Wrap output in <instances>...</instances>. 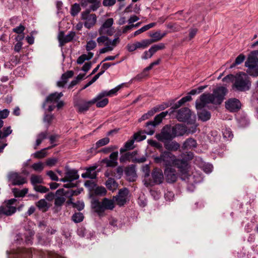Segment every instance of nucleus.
<instances>
[{"label": "nucleus", "instance_id": "nucleus-1", "mask_svg": "<svg viewBox=\"0 0 258 258\" xmlns=\"http://www.w3.org/2000/svg\"><path fill=\"white\" fill-rule=\"evenodd\" d=\"M227 93V89L225 87H219L214 90L213 93L203 94L200 96V101L196 102L197 109H202L207 104H220Z\"/></svg>", "mask_w": 258, "mask_h": 258}, {"label": "nucleus", "instance_id": "nucleus-2", "mask_svg": "<svg viewBox=\"0 0 258 258\" xmlns=\"http://www.w3.org/2000/svg\"><path fill=\"white\" fill-rule=\"evenodd\" d=\"M92 208L100 216L103 215L106 210H112L114 208V200L104 198L101 202L95 200L92 202Z\"/></svg>", "mask_w": 258, "mask_h": 258}, {"label": "nucleus", "instance_id": "nucleus-3", "mask_svg": "<svg viewBox=\"0 0 258 258\" xmlns=\"http://www.w3.org/2000/svg\"><path fill=\"white\" fill-rule=\"evenodd\" d=\"M235 82L233 87L239 91L248 90L251 86L250 78L247 74L240 72L235 77Z\"/></svg>", "mask_w": 258, "mask_h": 258}, {"label": "nucleus", "instance_id": "nucleus-4", "mask_svg": "<svg viewBox=\"0 0 258 258\" xmlns=\"http://www.w3.org/2000/svg\"><path fill=\"white\" fill-rule=\"evenodd\" d=\"M176 156L169 151L162 152L159 156L154 157V161L156 163H162L165 168L172 167L175 162Z\"/></svg>", "mask_w": 258, "mask_h": 258}, {"label": "nucleus", "instance_id": "nucleus-5", "mask_svg": "<svg viewBox=\"0 0 258 258\" xmlns=\"http://www.w3.org/2000/svg\"><path fill=\"white\" fill-rule=\"evenodd\" d=\"M168 113V111H166L162 112L157 115L153 120L148 121L146 124V129L144 131L145 134L149 135H152L154 134L156 126L161 122L163 118H164Z\"/></svg>", "mask_w": 258, "mask_h": 258}, {"label": "nucleus", "instance_id": "nucleus-6", "mask_svg": "<svg viewBox=\"0 0 258 258\" xmlns=\"http://www.w3.org/2000/svg\"><path fill=\"white\" fill-rule=\"evenodd\" d=\"M96 99H93L90 101H86L80 98L74 99V106L79 113H83L87 111L90 107L95 103Z\"/></svg>", "mask_w": 258, "mask_h": 258}, {"label": "nucleus", "instance_id": "nucleus-7", "mask_svg": "<svg viewBox=\"0 0 258 258\" xmlns=\"http://www.w3.org/2000/svg\"><path fill=\"white\" fill-rule=\"evenodd\" d=\"M92 11L90 9H87L81 13V19L83 21L84 25L87 29L92 28L97 22V16L95 14H91Z\"/></svg>", "mask_w": 258, "mask_h": 258}, {"label": "nucleus", "instance_id": "nucleus-8", "mask_svg": "<svg viewBox=\"0 0 258 258\" xmlns=\"http://www.w3.org/2000/svg\"><path fill=\"white\" fill-rule=\"evenodd\" d=\"M155 137L159 141L163 143L173 140L175 138L171 130V125H166L164 126L162 128L161 132L155 135Z\"/></svg>", "mask_w": 258, "mask_h": 258}, {"label": "nucleus", "instance_id": "nucleus-9", "mask_svg": "<svg viewBox=\"0 0 258 258\" xmlns=\"http://www.w3.org/2000/svg\"><path fill=\"white\" fill-rule=\"evenodd\" d=\"M196 116H192L191 111L187 108H182L178 110L176 118L179 121L186 122L187 123H192L195 121Z\"/></svg>", "mask_w": 258, "mask_h": 258}, {"label": "nucleus", "instance_id": "nucleus-10", "mask_svg": "<svg viewBox=\"0 0 258 258\" xmlns=\"http://www.w3.org/2000/svg\"><path fill=\"white\" fill-rule=\"evenodd\" d=\"M97 42L99 46L104 45V47L99 50L100 54L104 53L107 52L111 51L113 50V46L111 45V39L105 36H101L97 38Z\"/></svg>", "mask_w": 258, "mask_h": 258}, {"label": "nucleus", "instance_id": "nucleus-11", "mask_svg": "<svg viewBox=\"0 0 258 258\" xmlns=\"http://www.w3.org/2000/svg\"><path fill=\"white\" fill-rule=\"evenodd\" d=\"M79 178V175L77 170L66 167L65 168L64 176L60 178L59 181L63 182H72L77 180Z\"/></svg>", "mask_w": 258, "mask_h": 258}, {"label": "nucleus", "instance_id": "nucleus-12", "mask_svg": "<svg viewBox=\"0 0 258 258\" xmlns=\"http://www.w3.org/2000/svg\"><path fill=\"white\" fill-rule=\"evenodd\" d=\"M225 106L229 112H236L241 108V103L238 99L231 98L225 101Z\"/></svg>", "mask_w": 258, "mask_h": 258}, {"label": "nucleus", "instance_id": "nucleus-13", "mask_svg": "<svg viewBox=\"0 0 258 258\" xmlns=\"http://www.w3.org/2000/svg\"><path fill=\"white\" fill-rule=\"evenodd\" d=\"M16 202L15 199H12L8 200L6 206H2L0 207V216L5 215L6 216H11L16 212V208L12 206V205Z\"/></svg>", "mask_w": 258, "mask_h": 258}, {"label": "nucleus", "instance_id": "nucleus-14", "mask_svg": "<svg viewBox=\"0 0 258 258\" xmlns=\"http://www.w3.org/2000/svg\"><path fill=\"white\" fill-rule=\"evenodd\" d=\"M8 179L14 185H23L27 182L26 178L17 172H10Z\"/></svg>", "mask_w": 258, "mask_h": 258}, {"label": "nucleus", "instance_id": "nucleus-15", "mask_svg": "<svg viewBox=\"0 0 258 258\" xmlns=\"http://www.w3.org/2000/svg\"><path fill=\"white\" fill-rule=\"evenodd\" d=\"M128 190L126 188L120 189L117 195L113 197L116 204L119 206H123L127 202Z\"/></svg>", "mask_w": 258, "mask_h": 258}, {"label": "nucleus", "instance_id": "nucleus-16", "mask_svg": "<svg viewBox=\"0 0 258 258\" xmlns=\"http://www.w3.org/2000/svg\"><path fill=\"white\" fill-rule=\"evenodd\" d=\"M118 156V151L112 152L110 155L109 158H105L102 160V162L106 165V167H114L117 166V159Z\"/></svg>", "mask_w": 258, "mask_h": 258}, {"label": "nucleus", "instance_id": "nucleus-17", "mask_svg": "<svg viewBox=\"0 0 258 258\" xmlns=\"http://www.w3.org/2000/svg\"><path fill=\"white\" fill-rule=\"evenodd\" d=\"M164 175L166 181L168 183H173L177 179V174L176 170L172 167H167L165 168Z\"/></svg>", "mask_w": 258, "mask_h": 258}, {"label": "nucleus", "instance_id": "nucleus-18", "mask_svg": "<svg viewBox=\"0 0 258 258\" xmlns=\"http://www.w3.org/2000/svg\"><path fill=\"white\" fill-rule=\"evenodd\" d=\"M113 24V19L112 18L107 19L99 29L98 32L99 34L103 35L107 34L111 35V33L109 29L112 26Z\"/></svg>", "mask_w": 258, "mask_h": 258}, {"label": "nucleus", "instance_id": "nucleus-19", "mask_svg": "<svg viewBox=\"0 0 258 258\" xmlns=\"http://www.w3.org/2000/svg\"><path fill=\"white\" fill-rule=\"evenodd\" d=\"M124 173L127 180L130 181H135L137 177L135 166L131 165L126 167L124 169Z\"/></svg>", "mask_w": 258, "mask_h": 258}, {"label": "nucleus", "instance_id": "nucleus-20", "mask_svg": "<svg viewBox=\"0 0 258 258\" xmlns=\"http://www.w3.org/2000/svg\"><path fill=\"white\" fill-rule=\"evenodd\" d=\"M172 166L177 167L182 173H185L187 170V163L184 159H180L176 157Z\"/></svg>", "mask_w": 258, "mask_h": 258}, {"label": "nucleus", "instance_id": "nucleus-21", "mask_svg": "<svg viewBox=\"0 0 258 258\" xmlns=\"http://www.w3.org/2000/svg\"><path fill=\"white\" fill-rule=\"evenodd\" d=\"M171 130L174 138L182 136L187 132V128L185 125L181 124H176L172 126Z\"/></svg>", "mask_w": 258, "mask_h": 258}, {"label": "nucleus", "instance_id": "nucleus-22", "mask_svg": "<svg viewBox=\"0 0 258 258\" xmlns=\"http://www.w3.org/2000/svg\"><path fill=\"white\" fill-rule=\"evenodd\" d=\"M56 195L60 196H57L55 199L54 204L56 206H60L66 201L63 196H68V194L63 188H61L56 190Z\"/></svg>", "mask_w": 258, "mask_h": 258}, {"label": "nucleus", "instance_id": "nucleus-23", "mask_svg": "<svg viewBox=\"0 0 258 258\" xmlns=\"http://www.w3.org/2000/svg\"><path fill=\"white\" fill-rule=\"evenodd\" d=\"M164 147L166 149V151L169 152H176L178 151L180 147V145L175 141H168L163 143Z\"/></svg>", "mask_w": 258, "mask_h": 258}, {"label": "nucleus", "instance_id": "nucleus-24", "mask_svg": "<svg viewBox=\"0 0 258 258\" xmlns=\"http://www.w3.org/2000/svg\"><path fill=\"white\" fill-rule=\"evenodd\" d=\"M152 177L155 184H159L163 182V174L160 169L155 168L152 172Z\"/></svg>", "mask_w": 258, "mask_h": 258}, {"label": "nucleus", "instance_id": "nucleus-25", "mask_svg": "<svg viewBox=\"0 0 258 258\" xmlns=\"http://www.w3.org/2000/svg\"><path fill=\"white\" fill-rule=\"evenodd\" d=\"M88 4H91L90 9L92 11H96L100 6V0H82L81 5L83 7L87 6Z\"/></svg>", "mask_w": 258, "mask_h": 258}, {"label": "nucleus", "instance_id": "nucleus-26", "mask_svg": "<svg viewBox=\"0 0 258 258\" xmlns=\"http://www.w3.org/2000/svg\"><path fill=\"white\" fill-rule=\"evenodd\" d=\"M74 72L73 71H69L63 74L60 80L57 83V86L59 87H63L68 82V79L72 78Z\"/></svg>", "mask_w": 258, "mask_h": 258}, {"label": "nucleus", "instance_id": "nucleus-27", "mask_svg": "<svg viewBox=\"0 0 258 258\" xmlns=\"http://www.w3.org/2000/svg\"><path fill=\"white\" fill-rule=\"evenodd\" d=\"M258 65V50L252 51L248 55L245 65Z\"/></svg>", "mask_w": 258, "mask_h": 258}, {"label": "nucleus", "instance_id": "nucleus-28", "mask_svg": "<svg viewBox=\"0 0 258 258\" xmlns=\"http://www.w3.org/2000/svg\"><path fill=\"white\" fill-rule=\"evenodd\" d=\"M75 36V33L73 31L70 32L66 35H64L63 32H60L58 35V39L60 43L64 44L72 41Z\"/></svg>", "mask_w": 258, "mask_h": 258}, {"label": "nucleus", "instance_id": "nucleus-29", "mask_svg": "<svg viewBox=\"0 0 258 258\" xmlns=\"http://www.w3.org/2000/svg\"><path fill=\"white\" fill-rule=\"evenodd\" d=\"M121 88V85H118L115 88L111 89L109 91H103L98 94V97L97 98H103L105 96H111L116 95L117 92Z\"/></svg>", "mask_w": 258, "mask_h": 258}, {"label": "nucleus", "instance_id": "nucleus-30", "mask_svg": "<svg viewBox=\"0 0 258 258\" xmlns=\"http://www.w3.org/2000/svg\"><path fill=\"white\" fill-rule=\"evenodd\" d=\"M197 141L192 138L186 139L183 143L182 149L184 150L186 149H190L197 147Z\"/></svg>", "mask_w": 258, "mask_h": 258}, {"label": "nucleus", "instance_id": "nucleus-31", "mask_svg": "<svg viewBox=\"0 0 258 258\" xmlns=\"http://www.w3.org/2000/svg\"><path fill=\"white\" fill-rule=\"evenodd\" d=\"M166 32H164L161 34L160 31H156L155 33H152L150 35L152 38L149 40H150L151 44H152L161 40L164 37L166 36Z\"/></svg>", "mask_w": 258, "mask_h": 258}, {"label": "nucleus", "instance_id": "nucleus-32", "mask_svg": "<svg viewBox=\"0 0 258 258\" xmlns=\"http://www.w3.org/2000/svg\"><path fill=\"white\" fill-rule=\"evenodd\" d=\"M247 68L246 73L249 75L256 77L258 76V65H245Z\"/></svg>", "mask_w": 258, "mask_h": 258}, {"label": "nucleus", "instance_id": "nucleus-33", "mask_svg": "<svg viewBox=\"0 0 258 258\" xmlns=\"http://www.w3.org/2000/svg\"><path fill=\"white\" fill-rule=\"evenodd\" d=\"M107 188L112 191L115 190L118 187V183L116 182L114 179L112 178H108L106 181L105 184Z\"/></svg>", "mask_w": 258, "mask_h": 258}, {"label": "nucleus", "instance_id": "nucleus-34", "mask_svg": "<svg viewBox=\"0 0 258 258\" xmlns=\"http://www.w3.org/2000/svg\"><path fill=\"white\" fill-rule=\"evenodd\" d=\"M98 97V94L93 99H96L95 101L96 106L98 108H103L107 105L108 103V99L106 98H97Z\"/></svg>", "mask_w": 258, "mask_h": 258}, {"label": "nucleus", "instance_id": "nucleus-35", "mask_svg": "<svg viewBox=\"0 0 258 258\" xmlns=\"http://www.w3.org/2000/svg\"><path fill=\"white\" fill-rule=\"evenodd\" d=\"M135 141V140L133 137L132 139L127 141L124 144V146L120 149V153L122 154L125 152L126 150L133 149L134 148V143Z\"/></svg>", "mask_w": 258, "mask_h": 258}, {"label": "nucleus", "instance_id": "nucleus-36", "mask_svg": "<svg viewBox=\"0 0 258 258\" xmlns=\"http://www.w3.org/2000/svg\"><path fill=\"white\" fill-rule=\"evenodd\" d=\"M198 114L199 119L203 121H207L211 117L210 112L205 110H202L198 112Z\"/></svg>", "mask_w": 258, "mask_h": 258}, {"label": "nucleus", "instance_id": "nucleus-37", "mask_svg": "<svg viewBox=\"0 0 258 258\" xmlns=\"http://www.w3.org/2000/svg\"><path fill=\"white\" fill-rule=\"evenodd\" d=\"M155 25H156L155 23H151L148 25H145L144 26L142 27L141 28L136 31L133 34V36L135 37V36H137L138 35L150 29V28L154 27L155 26Z\"/></svg>", "mask_w": 258, "mask_h": 258}, {"label": "nucleus", "instance_id": "nucleus-38", "mask_svg": "<svg viewBox=\"0 0 258 258\" xmlns=\"http://www.w3.org/2000/svg\"><path fill=\"white\" fill-rule=\"evenodd\" d=\"M30 181L31 184L35 186L37 185V184L42 183L43 182V178L41 175H32L30 178Z\"/></svg>", "mask_w": 258, "mask_h": 258}, {"label": "nucleus", "instance_id": "nucleus-39", "mask_svg": "<svg viewBox=\"0 0 258 258\" xmlns=\"http://www.w3.org/2000/svg\"><path fill=\"white\" fill-rule=\"evenodd\" d=\"M165 48V45L163 43H160L157 44L152 45L149 49L150 51L154 55L156 52L159 50H163Z\"/></svg>", "mask_w": 258, "mask_h": 258}, {"label": "nucleus", "instance_id": "nucleus-40", "mask_svg": "<svg viewBox=\"0 0 258 258\" xmlns=\"http://www.w3.org/2000/svg\"><path fill=\"white\" fill-rule=\"evenodd\" d=\"M47 136V132H41L37 135V139L36 141V144L34 147V149H36L37 146H39L42 143V141L46 139Z\"/></svg>", "mask_w": 258, "mask_h": 258}, {"label": "nucleus", "instance_id": "nucleus-41", "mask_svg": "<svg viewBox=\"0 0 258 258\" xmlns=\"http://www.w3.org/2000/svg\"><path fill=\"white\" fill-rule=\"evenodd\" d=\"M137 49H145L151 44L149 39H143L141 41L136 42Z\"/></svg>", "mask_w": 258, "mask_h": 258}, {"label": "nucleus", "instance_id": "nucleus-42", "mask_svg": "<svg viewBox=\"0 0 258 258\" xmlns=\"http://www.w3.org/2000/svg\"><path fill=\"white\" fill-rule=\"evenodd\" d=\"M222 132L223 138L225 140L230 141L233 138V135L230 128L227 127L223 128Z\"/></svg>", "mask_w": 258, "mask_h": 258}, {"label": "nucleus", "instance_id": "nucleus-43", "mask_svg": "<svg viewBox=\"0 0 258 258\" xmlns=\"http://www.w3.org/2000/svg\"><path fill=\"white\" fill-rule=\"evenodd\" d=\"M28 191V190L26 188H23L22 190L16 188L13 189V192L16 197H23L27 194Z\"/></svg>", "mask_w": 258, "mask_h": 258}, {"label": "nucleus", "instance_id": "nucleus-44", "mask_svg": "<svg viewBox=\"0 0 258 258\" xmlns=\"http://www.w3.org/2000/svg\"><path fill=\"white\" fill-rule=\"evenodd\" d=\"M245 59V56L241 53L235 59V62L230 66V69L234 68L236 66L242 63Z\"/></svg>", "mask_w": 258, "mask_h": 258}, {"label": "nucleus", "instance_id": "nucleus-45", "mask_svg": "<svg viewBox=\"0 0 258 258\" xmlns=\"http://www.w3.org/2000/svg\"><path fill=\"white\" fill-rule=\"evenodd\" d=\"M58 100H59L57 98H56V96L55 95V93H52L47 97L45 102L43 103V104L42 105V107L43 108H45L46 103L47 102H50V103L57 102H58Z\"/></svg>", "mask_w": 258, "mask_h": 258}, {"label": "nucleus", "instance_id": "nucleus-46", "mask_svg": "<svg viewBox=\"0 0 258 258\" xmlns=\"http://www.w3.org/2000/svg\"><path fill=\"white\" fill-rule=\"evenodd\" d=\"M134 153L127 152L122 154L119 158L120 163H124L130 161L133 156Z\"/></svg>", "mask_w": 258, "mask_h": 258}, {"label": "nucleus", "instance_id": "nucleus-47", "mask_svg": "<svg viewBox=\"0 0 258 258\" xmlns=\"http://www.w3.org/2000/svg\"><path fill=\"white\" fill-rule=\"evenodd\" d=\"M36 206L40 210L46 211L48 209L47 203L44 199L39 200L36 204Z\"/></svg>", "mask_w": 258, "mask_h": 258}, {"label": "nucleus", "instance_id": "nucleus-48", "mask_svg": "<svg viewBox=\"0 0 258 258\" xmlns=\"http://www.w3.org/2000/svg\"><path fill=\"white\" fill-rule=\"evenodd\" d=\"M118 149V146L116 145H110L109 146L105 147L102 149L100 152L103 153L104 154H107L110 152H115L114 151Z\"/></svg>", "mask_w": 258, "mask_h": 258}, {"label": "nucleus", "instance_id": "nucleus-49", "mask_svg": "<svg viewBox=\"0 0 258 258\" xmlns=\"http://www.w3.org/2000/svg\"><path fill=\"white\" fill-rule=\"evenodd\" d=\"M95 167H90L86 169L89 178L93 179L96 178L97 173Z\"/></svg>", "mask_w": 258, "mask_h": 258}, {"label": "nucleus", "instance_id": "nucleus-50", "mask_svg": "<svg viewBox=\"0 0 258 258\" xmlns=\"http://www.w3.org/2000/svg\"><path fill=\"white\" fill-rule=\"evenodd\" d=\"M110 142V139L108 137H105L98 140L95 144L96 148H100L102 146L107 145Z\"/></svg>", "mask_w": 258, "mask_h": 258}, {"label": "nucleus", "instance_id": "nucleus-51", "mask_svg": "<svg viewBox=\"0 0 258 258\" xmlns=\"http://www.w3.org/2000/svg\"><path fill=\"white\" fill-rule=\"evenodd\" d=\"M54 146L55 145H53L50 147H48L47 148L43 149L40 151H37L34 154V157L37 159H41L44 158L46 155V153L45 152V150L46 149H50L51 148L54 147Z\"/></svg>", "mask_w": 258, "mask_h": 258}, {"label": "nucleus", "instance_id": "nucleus-52", "mask_svg": "<svg viewBox=\"0 0 258 258\" xmlns=\"http://www.w3.org/2000/svg\"><path fill=\"white\" fill-rule=\"evenodd\" d=\"M133 138L135 141L140 142L145 140L146 136L145 135V132H139L134 135Z\"/></svg>", "mask_w": 258, "mask_h": 258}, {"label": "nucleus", "instance_id": "nucleus-53", "mask_svg": "<svg viewBox=\"0 0 258 258\" xmlns=\"http://www.w3.org/2000/svg\"><path fill=\"white\" fill-rule=\"evenodd\" d=\"M72 220L75 223H80L84 219L83 214L80 212L75 213L72 217Z\"/></svg>", "mask_w": 258, "mask_h": 258}, {"label": "nucleus", "instance_id": "nucleus-54", "mask_svg": "<svg viewBox=\"0 0 258 258\" xmlns=\"http://www.w3.org/2000/svg\"><path fill=\"white\" fill-rule=\"evenodd\" d=\"M80 11L81 8L79 4L75 3L71 7V14L72 16H75L80 12Z\"/></svg>", "mask_w": 258, "mask_h": 258}, {"label": "nucleus", "instance_id": "nucleus-55", "mask_svg": "<svg viewBox=\"0 0 258 258\" xmlns=\"http://www.w3.org/2000/svg\"><path fill=\"white\" fill-rule=\"evenodd\" d=\"M168 107V105H166V106H164L163 105H161L159 106V108L154 107L153 109H151V110H149L146 113L148 114V116L149 117H150L152 116H153L156 112L158 111L159 110H163L166 107Z\"/></svg>", "mask_w": 258, "mask_h": 258}, {"label": "nucleus", "instance_id": "nucleus-56", "mask_svg": "<svg viewBox=\"0 0 258 258\" xmlns=\"http://www.w3.org/2000/svg\"><path fill=\"white\" fill-rule=\"evenodd\" d=\"M31 167L36 171L41 172L44 169L43 164L41 162L34 163Z\"/></svg>", "mask_w": 258, "mask_h": 258}, {"label": "nucleus", "instance_id": "nucleus-57", "mask_svg": "<svg viewBox=\"0 0 258 258\" xmlns=\"http://www.w3.org/2000/svg\"><path fill=\"white\" fill-rule=\"evenodd\" d=\"M34 189L37 192L40 193H46L49 190L48 188L41 185H35Z\"/></svg>", "mask_w": 258, "mask_h": 258}, {"label": "nucleus", "instance_id": "nucleus-58", "mask_svg": "<svg viewBox=\"0 0 258 258\" xmlns=\"http://www.w3.org/2000/svg\"><path fill=\"white\" fill-rule=\"evenodd\" d=\"M97 44L94 40H91L87 42L86 45V49L87 51H89L96 47Z\"/></svg>", "mask_w": 258, "mask_h": 258}, {"label": "nucleus", "instance_id": "nucleus-59", "mask_svg": "<svg viewBox=\"0 0 258 258\" xmlns=\"http://www.w3.org/2000/svg\"><path fill=\"white\" fill-rule=\"evenodd\" d=\"M54 119V116L51 114H45L43 118V121L48 124L47 127L51 124L53 119Z\"/></svg>", "mask_w": 258, "mask_h": 258}, {"label": "nucleus", "instance_id": "nucleus-60", "mask_svg": "<svg viewBox=\"0 0 258 258\" xmlns=\"http://www.w3.org/2000/svg\"><path fill=\"white\" fill-rule=\"evenodd\" d=\"M83 191V188H79V189H77L76 190H72V189H70L68 191H66L67 194H68V196H77L78 195H79L81 191Z\"/></svg>", "mask_w": 258, "mask_h": 258}, {"label": "nucleus", "instance_id": "nucleus-61", "mask_svg": "<svg viewBox=\"0 0 258 258\" xmlns=\"http://www.w3.org/2000/svg\"><path fill=\"white\" fill-rule=\"evenodd\" d=\"M25 29V27L24 26L20 24L19 26L16 27V28L13 29V31L16 33L19 34H24V31Z\"/></svg>", "mask_w": 258, "mask_h": 258}, {"label": "nucleus", "instance_id": "nucleus-62", "mask_svg": "<svg viewBox=\"0 0 258 258\" xmlns=\"http://www.w3.org/2000/svg\"><path fill=\"white\" fill-rule=\"evenodd\" d=\"M46 174L52 180L57 181L60 180L59 179L56 174L52 170L47 171Z\"/></svg>", "mask_w": 258, "mask_h": 258}, {"label": "nucleus", "instance_id": "nucleus-63", "mask_svg": "<svg viewBox=\"0 0 258 258\" xmlns=\"http://www.w3.org/2000/svg\"><path fill=\"white\" fill-rule=\"evenodd\" d=\"M95 192L96 195H105L106 193V190L104 187H97L95 190Z\"/></svg>", "mask_w": 258, "mask_h": 258}, {"label": "nucleus", "instance_id": "nucleus-64", "mask_svg": "<svg viewBox=\"0 0 258 258\" xmlns=\"http://www.w3.org/2000/svg\"><path fill=\"white\" fill-rule=\"evenodd\" d=\"M153 55L152 54L151 52L150 51V49H149L148 50H146L144 52L141 56V58L143 60H146L148 58H151Z\"/></svg>", "mask_w": 258, "mask_h": 258}]
</instances>
